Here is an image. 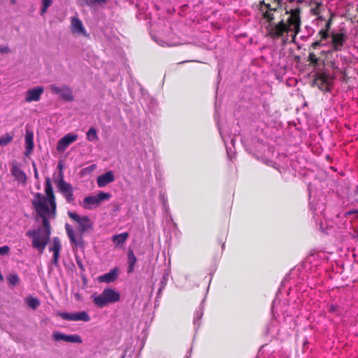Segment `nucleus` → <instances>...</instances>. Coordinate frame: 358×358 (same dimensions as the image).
Returning <instances> with one entry per match:
<instances>
[{"label":"nucleus","instance_id":"obj_9","mask_svg":"<svg viewBox=\"0 0 358 358\" xmlns=\"http://www.w3.org/2000/svg\"><path fill=\"white\" fill-rule=\"evenodd\" d=\"M78 137L76 134L69 133L66 134L57 142V150L63 152L69 145L78 139Z\"/></svg>","mask_w":358,"mask_h":358},{"label":"nucleus","instance_id":"obj_25","mask_svg":"<svg viewBox=\"0 0 358 358\" xmlns=\"http://www.w3.org/2000/svg\"><path fill=\"white\" fill-rule=\"evenodd\" d=\"M65 341L73 343H81L82 339L78 335H66Z\"/></svg>","mask_w":358,"mask_h":358},{"label":"nucleus","instance_id":"obj_11","mask_svg":"<svg viewBox=\"0 0 358 358\" xmlns=\"http://www.w3.org/2000/svg\"><path fill=\"white\" fill-rule=\"evenodd\" d=\"M50 89L54 94L60 95V96L65 101H72L73 99L72 92L67 86L59 87L55 85H52L50 86Z\"/></svg>","mask_w":358,"mask_h":358},{"label":"nucleus","instance_id":"obj_12","mask_svg":"<svg viewBox=\"0 0 358 358\" xmlns=\"http://www.w3.org/2000/svg\"><path fill=\"white\" fill-rule=\"evenodd\" d=\"M71 30L73 34L83 36H88L82 21L77 17H73L71 20Z\"/></svg>","mask_w":358,"mask_h":358},{"label":"nucleus","instance_id":"obj_28","mask_svg":"<svg viewBox=\"0 0 358 358\" xmlns=\"http://www.w3.org/2000/svg\"><path fill=\"white\" fill-rule=\"evenodd\" d=\"M128 259H129V272H131L134 269L136 259L134 254V252L130 250L128 253Z\"/></svg>","mask_w":358,"mask_h":358},{"label":"nucleus","instance_id":"obj_20","mask_svg":"<svg viewBox=\"0 0 358 358\" xmlns=\"http://www.w3.org/2000/svg\"><path fill=\"white\" fill-rule=\"evenodd\" d=\"M43 220V224L44 227L43 231H45V233H48V234H51V227L50 224V219H55L56 217V214L54 215H38Z\"/></svg>","mask_w":358,"mask_h":358},{"label":"nucleus","instance_id":"obj_8","mask_svg":"<svg viewBox=\"0 0 358 358\" xmlns=\"http://www.w3.org/2000/svg\"><path fill=\"white\" fill-rule=\"evenodd\" d=\"M58 315L62 318L69 321L88 322L90 320V317L86 311L76 313H60Z\"/></svg>","mask_w":358,"mask_h":358},{"label":"nucleus","instance_id":"obj_44","mask_svg":"<svg viewBox=\"0 0 358 358\" xmlns=\"http://www.w3.org/2000/svg\"><path fill=\"white\" fill-rule=\"evenodd\" d=\"M159 44H160L162 46H164V45H169V43H167L165 41H157Z\"/></svg>","mask_w":358,"mask_h":358},{"label":"nucleus","instance_id":"obj_48","mask_svg":"<svg viewBox=\"0 0 358 358\" xmlns=\"http://www.w3.org/2000/svg\"><path fill=\"white\" fill-rule=\"evenodd\" d=\"M357 213H358V210L357 211Z\"/></svg>","mask_w":358,"mask_h":358},{"label":"nucleus","instance_id":"obj_15","mask_svg":"<svg viewBox=\"0 0 358 358\" xmlns=\"http://www.w3.org/2000/svg\"><path fill=\"white\" fill-rule=\"evenodd\" d=\"M43 92L42 87H38L31 90H29L27 92L26 101H37L40 99L41 96Z\"/></svg>","mask_w":358,"mask_h":358},{"label":"nucleus","instance_id":"obj_35","mask_svg":"<svg viewBox=\"0 0 358 358\" xmlns=\"http://www.w3.org/2000/svg\"><path fill=\"white\" fill-rule=\"evenodd\" d=\"M106 1V0H87V3L90 5L92 3L101 4Z\"/></svg>","mask_w":358,"mask_h":358},{"label":"nucleus","instance_id":"obj_33","mask_svg":"<svg viewBox=\"0 0 358 358\" xmlns=\"http://www.w3.org/2000/svg\"><path fill=\"white\" fill-rule=\"evenodd\" d=\"M308 59L311 63L315 64H317V61H318L317 57L313 52L309 53Z\"/></svg>","mask_w":358,"mask_h":358},{"label":"nucleus","instance_id":"obj_46","mask_svg":"<svg viewBox=\"0 0 358 358\" xmlns=\"http://www.w3.org/2000/svg\"><path fill=\"white\" fill-rule=\"evenodd\" d=\"M234 139H232V140H231V143H232V144H234Z\"/></svg>","mask_w":358,"mask_h":358},{"label":"nucleus","instance_id":"obj_47","mask_svg":"<svg viewBox=\"0 0 358 358\" xmlns=\"http://www.w3.org/2000/svg\"><path fill=\"white\" fill-rule=\"evenodd\" d=\"M13 3H15V0H11Z\"/></svg>","mask_w":358,"mask_h":358},{"label":"nucleus","instance_id":"obj_22","mask_svg":"<svg viewBox=\"0 0 358 358\" xmlns=\"http://www.w3.org/2000/svg\"><path fill=\"white\" fill-rule=\"evenodd\" d=\"M25 301H26V303L30 308H31L33 310L36 309L40 305L39 300L37 298L32 297V296L27 297Z\"/></svg>","mask_w":358,"mask_h":358},{"label":"nucleus","instance_id":"obj_39","mask_svg":"<svg viewBox=\"0 0 358 358\" xmlns=\"http://www.w3.org/2000/svg\"><path fill=\"white\" fill-rule=\"evenodd\" d=\"M331 19H329V20L327 21V22L326 23V25H325V29L326 30H329L330 29V27H331Z\"/></svg>","mask_w":358,"mask_h":358},{"label":"nucleus","instance_id":"obj_26","mask_svg":"<svg viewBox=\"0 0 358 358\" xmlns=\"http://www.w3.org/2000/svg\"><path fill=\"white\" fill-rule=\"evenodd\" d=\"M87 138L89 141H94L98 139L96 131L94 128L91 127L87 132Z\"/></svg>","mask_w":358,"mask_h":358},{"label":"nucleus","instance_id":"obj_41","mask_svg":"<svg viewBox=\"0 0 358 358\" xmlns=\"http://www.w3.org/2000/svg\"><path fill=\"white\" fill-rule=\"evenodd\" d=\"M0 52L1 53H6L8 52V48L7 47H1L0 48Z\"/></svg>","mask_w":358,"mask_h":358},{"label":"nucleus","instance_id":"obj_6","mask_svg":"<svg viewBox=\"0 0 358 358\" xmlns=\"http://www.w3.org/2000/svg\"><path fill=\"white\" fill-rule=\"evenodd\" d=\"M68 215L78 224L82 234L92 229L93 224L89 217L85 215L82 216L71 211L68 212Z\"/></svg>","mask_w":358,"mask_h":358},{"label":"nucleus","instance_id":"obj_29","mask_svg":"<svg viewBox=\"0 0 358 358\" xmlns=\"http://www.w3.org/2000/svg\"><path fill=\"white\" fill-rule=\"evenodd\" d=\"M42 1V9H41V14L43 15L48 7L52 4V0H41Z\"/></svg>","mask_w":358,"mask_h":358},{"label":"nucleus","instance_id":"obj_18","mask_svg":"<svg viewBox=\"0 0 358 358\" xmlns=\"http://www.w3.org/2000/svg\"><path fill=\"white\" fill-rule=\"evenodd\" d=\"M11 174L19 182L24 184L27 181L26 174L16 164L13 165L11 169Z\"/></svg>","mask_w":358,"mask_h":358},{"label":"nucleus","instance_id":"obj_24","mask_svg":"<svg viewBox=\"0 0 358 358\" xmlns=\"http://www.w3.org/2000/svg\"><path fill=\"white\" fill-rule=\"evenodd\" d=\"M7 280L10 286H15L19 282V276L17 273H13L7 276Z\"/></svg>","mask_w":358,"mask_h":358},{"label":"nucleus","instance_id":"obj_1","mask_svg":"<svg viewBox=\"0 0 358 358\" xmlns=\"http://www.w3.org/2000/svg\"><path fill=\"white\" fill-rule=\"evenodd\" d=\"M275 5L271 6L263 1H259V15L262 16L261 24L266 29L267 35L272 38H280L284 33L294 31L296 36L300 31V10L299 8L292 10L290 16L287 19V24L281 20L278 23H275L273 20L278 13L277 9L280 6V0H273Z\"/></svg>","mask_w":358,"mask_h":358},{"label":"nucleus","instance_id":"obj_4","mask_svg":"<svg viewBox=\"0 0 358 358\" xmlns=\"http://www.w3.org/2000/svg\"><path fill=\"white\" fill-rule=\"evenodd\" d=\"M26 234L32 238L33 247L37 249L40 253H43L50 240V235L45 233L42 228L29 230Z\"/></svg>","mask_w":358,"mask_h":358},{"label":"nucleus","instance_id":"obj_32","mask_svg":"<svg viewBox=\"0 0 358 358\" xmlns=\"http://www.w3.org/2000/svg\"><path fill=\"white\" fill-rule=\"evenodd\" d=\"M319 34L321 36L322 41L329 37V31L326 29L320 30Z\"/></svg>","mask_w":358,"mask_h":358},{"label":"nucleus","instance_id":"obj_13","mask_svg":"<svg viewBox=\"0 0 358 358\" xmlns=\"http://www.w3.org/2000/svg\"><path fill=\"white\" fill-rule=\"evenodd\" d=\"M25 155L28 157L33 151L34 148V133L31 130H26L25 132Z\"/></svg>","mask_w":358,"mask_h":358},{"label":"nucleus","instance_id":"obj_38","mask_svg":"<svg viewBox=\"0 0 358 358\" xmlns=\"http://www.w3.org/2000/svg\"><path fill=\"white\" fill-rule=\"evenodd\" d=\"M219 130H220V133L221 137H222L224 144L226 145L227 144V138L224 135L223 131H222V129L220 128L219 129Z\"/></svg>","mask_w":358,"mask_h":358},{"label":"nucleus","instance_id":"obj_34","mask_svg":"<svg viewBox=\"0 0 358 358\" xmlns=\"http://www.w3.org/2000/svg\"><path fill=\"white\" fill-rule=\"evenodd\" d=\"M9 251H10V248L7 245L0 247V255H8Z\"/></svg>","mask_w":358,"mask_h":358},{"label":"nucleus","instance_id":"obj_23","mask_svg":"<svg viewBox=\"0 0 358 358\" xmlns=\"http://www.w3.org/2000/svg\"><path fill=\"white\" fill-rule=\"evenodd\" d=\"M13 139V135L6 133L0 136V145H6Z\"/></svg>","mask_w":358,"mask_h":358},{"label":"nucleus","instance_id":"obj_31","mask_svg":"<svg viewBox=\"0 0 358 358\" xmlns=\"http://www.w3.org/2000/svg\"><path fill=\"white\" fill-rule=\"evenodd\" d=\"M202 316H203V311L201 310H197L194 313V324H196V322L199 321L201 318Z\"/></svg>","mask_w":358,"mask_h":358},{"label":"nucleus","instance_id":"obj_43","mask_svg":"<svg viewBox=\"0 0 358 358\" xmlns=\"http://www.w3.org/2000/svg\"><path fill=\"white\" fill-rule=\"evenodd\" d=\"M33 166H34V176H35V178H38V171H37V169H36V165H35L34 163L33 164Z\"/></svg>","mask_w":358,"mask_h":358},{"label":"nucleus","instance_id":"obj_5","mask_svg":"<svg viewBox=\"0 0 358 358\" xmlns=\"http://www.w3.org/2000/svg\"><path fill=\"white\" fill-rule=\"evenodd\" d=\"M111 194L107 192H99L97 194L85 197L80 205L84 209L91 210L98 207L101 203L108 200Z\"/></svg>","mask_w":358,"mask_h":358},{"label":"nucleus","instance_id":"obj_16","mask_svg":"<svg viewBox=\"0 0 358 358\" xmlns=\"http://www.w3.org/2000/svg\"><path fill=\"white\" fill-rule=\"evenodd\" d=\"M61 248L62 245L59 238L58 237H54L53 245L50 248V250L53 252L52 263L55 265L58 264Z\"/></svg>","mask_w":358,"mask_h":358},{"label":"nucleus","instance_id":"obj_17","mask_svg":"<svg viewBox=\"0 0 358 358\" xmlns=\"http://www.w3.org/2000/svg\"><path fill=\"white\" fill-rule=\"evenodd\" d=\"M117 275H118V268H114L112 270H110V272L99 276L98 281L99 282L110 283V282H114L117 279Z\"/></svg>","mask_w":358,"mask_h":358},{"label":"nucleus","instance_id":"obj_14","mask_svg":"<svg viewBox=\"0 0 358 358\" xmlns=\"http://www.w3.org/2000/svg\"><path fill=\"white\" fill-rule=\"evenodd\" d=\"M115 180L114 174L112 171H109L105 173L98 176L96 179L97 185L99 187L106 186L108 184L113 182Z\"/></svg>","mask_w":358,"mask_h":358},{"label":"nucleus","instance_id":"obj_45","mask_svg":"<svg viewBox=\"0 0 358 358\" xmlns=\"http://www.w3.org/2000/svg\"><path fill=\"white\" fill-rule=\"evenodd\" d=\"M336 310V306L334 305H331L329 307L330 312H334Z\"/></svg>","mask_w":358,"mask_h":358},{"label":"nucleus","instance_id":"obj_36","mask_svg":"<svg viewBox=\"0 0 358 358\" xmlns=\"http://www.w3.org/2000/svg\"><path fill=\"white\" fill-rule=\"evenodd\" d=\"M76 264H77L78 266L79 267V268L82 271H85V266H84L81 259H79V258H76Z\"/></svg>","mask_w":358,"mask_h":358},{"label":"nucleus","instance_id":"obj_19","mask_svg":"<svg viewBox=\"0 0 358 358\" xmlns=\"http://www.w3.org/2000/svg\"><path fill=\"white\" fill-rule=\"evenodd\" d=\"M65 227L71 243L75 244L76 245L83 246V241L82 237H80L78 239L76 238L74 230L71 228V227L69 224H66Z\"/></svg>","mask_w":358,"mask_h":358},{"label":"nucleus","instance_id":"obj_7","mask_svg":"<svg viewBox=\"0 0 358 358\" xmlns=\"http://www.w3.org/2000/svg\"><path fill=\"white\" fill-rule=\"evenodd\" d=\"M331 46L333 51H341L343 48L344 44L348 39V35L343 32L331 31L330 34Z\"/></svg>","mask_w":358,"mask_h":358},{"label":"nucleus","instance_id":"obj_49","mask_svg":"<svg viewBox=\"0 0 358 358\" xmlns=\"http://www.w3.org/2000/svg\"><path fill=\"white\" fill-rule=\"evenodd\" d=\"M122 358H124V357H122Z\"/></svg>","mask_w":358,"mask_h":358},{"label":"nucleus","instance_id":"obj_42","mask_svg":"<svg viewBox=\"0 0 358 358\" xmlns=\"http://www.w3.org/2000/svg\"><path fill=\"white\" fill-rule=\"evenodd\" d=\"M96 168V166L94 164H92L88 167H87L85 169L87 170L88 171H93L94 169Z\"/></svg>","mask_w":358,"mask_h":358},{"label":"nucleus","instance_id":"obj_37","mask_svg":"<svg viewBox=\"0 0 358 358\" xmlns=\"http://www.w3.org/2000/svg\"><path fill=\"white\" fill-rule=\"evenodd\" d=\"M319 45H322V46L324 45V44H323V43H322V40H320V41H315V42H314V43H312V47H313V48H317V46H319Z\"/></svg>","mask_w":358,"mask_h":358},{"label":"nucleus","instance_id":"obj_10","mask_svg":"<svg viewBox=\"0 0 358 358\" xmlns=\"http://www.w3.org/2000/svg\"><path fill=\"white\" fill-rule=\"evenodd\" d=\"M57 186L68 202L71 203L74 200L73 187L71 185L67 183L63 179H61L58 182Z\"/></svg>","mask_w":358,"mask_h":358},{"label":"nucleus","instance_id":"obj_21","mask_svg":"<svg viewBox=\"0 0 358 358\" xmlns=\"http://www.w3.org/2000/svg\"><path fill=\"white\" fill-rule=\"evenodd\" d=\"M128 236L129 234L127 232L115 234L112 236V241L117 246L122 245L127 241Z\"/></svg>","mask_w":358,"mask_h":358},{"label":"nucleus","instance_id":"obj_27","mask_svg":"<svg viewBox=\"0 0 358 358\" xmlns=\"http://www.w3.org/2000/svg\"><path fill=\"white\" fill-rule=\"evenodd\" d=\"M318 81H321L322 83H323L324 84V90H329V87L331 84V79L327 76H325V75H322L321 76L318 80Z\"/></svg>","mask_w":358,"mask_h":358},{"label":"nucleus","instance_id":"obj_2","mask_svg":"<svg viewBox=\"0 0 358 358\" xmlns=\"http://www.w3.org/2000/svg\"><path fill=\"white\" fill-rule=\"evenodd\" d=\"M45 196L36 193L32 200V205L37 215L56 214V201L49 179H47L45 182Z\"/></svg>","mask_w":358,"mask_h":358},{"label":"nucleus","instance_id":"obj_30","mask_svg":"<svg viewBox=\"0 0 358 358\" xmlns=\"http://www.w3.org/2000/svg\"><path fill=\"white\" fill-rule=\"evenodd\" d=\"M52 338L55 341H65L66 334L60 332H54L52 334Z\"/></svg>","mask_w":358,"mask_h":358},{"label":"nucleus","instance_id":"obj_40","mask_svg":"<svg viewBox=\"0 0 358 358\" xmlns=\"http://www.w3.org/2000/svg\"><path fill=\"white\" fill-rule=\"evenodd\" d=\"M226 147H227V146L226 145ZM227 155L229 157V159H231L234 157V154L232 152H229L228 148H227Z\"/></svg>","mask_w":358,"mask_h":358},{"label":"nucleus","instance_id":"obj_3","mask_svg":"<svg viewBox=\"0 0 358 358\" xmlns=\"http://www.w3.org/2000/svg\"><path fill=\"white\" fill-rule=\"evenodd\" d=\"M91 298L96 306L103 308L110 303L119 301L120 299V293L113 288H106L100 294L94 293L91 296Z\"/></svg>","mask_w":358,"mask_h":358}]
</instances>
